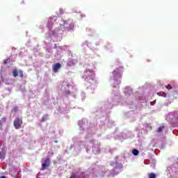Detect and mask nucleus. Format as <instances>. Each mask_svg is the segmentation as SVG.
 Here are the masks:
<instances>
[{
	"label": "nucleus",
	"mask_w": 178,
	"mask_h": 178,
	"mask_svg": "<svg viewBox=\"0 0 178 178\" xmlns=\"http://www.w3.org/2000/svg\"><path fill=\"white\" fill-rule=\"evenodd\" d=\"M169 116H174V114H173L172 113H170L169 114Z\"/></svg>",
	"instance_id": "nucleus-19"
},
{
	"label": "nucleus",
	"mask_w": 178,
	"mask_h": 178,
	"mask_svg": "<svg viewBox=\"0 0 178 178\" xmlns=\"http://www.w3.org/2000/svg\"><path fill=\"white\" fill-rule=\"evenodd\" d=\"M14 127L17 130H19L23 124V120L19 117H17L13 122Z\"/></svg>",
	"instance_id": "nucleus-3"
},
{
	"label": "nucleus",
	"mask_w": 178,
	"mask_h": 178,
	"mask_svg": "<svg viewBox=\"0 0 178 178\" xmlns=\"http://www.w3.org/2000/svg\"><path fill=\"white\" fill-rule=\"evenodd\" d=\"M165 88H167V90H172V88H173L172 87V86L168 85V86H165Z\"/></svg>",
	"instance_id": "nucleus-16"
},
{
	"label": "nucleus",
	"mask_w": 178,
	"mask_h": 178,
	"mask_svg": "<svg viewBox=\"0 0 178 178\" xmlns=\"http://www.w3.org/2000/svg\"><path fill=\"white\" fill-rule=\"evenodd\" d=\"M95 76V73L92 70H87L85 72L83 77H85L89 83H91V81H94Z\"/></svg>",
	"instance_id": "nucleus-1"
},
{
	"label": "nucleus",
	"mask_w": 178,
	"mask_h": 178,
	"mask_svg": "<svg viewBox=\"0 0 178 178\" xmlns=\"http://www.w3.org/2000/svg\"><path fill=\"white\" fill-rule=\"evenodd\" d=\"M5 159V154L0 152V159Z\"/></svg>",
	"instance_id": "nucleus-15"
},
{
	"label": "nucleus",
	"mask_w": 178,
	"mask_h": 178,
	"mask_svg": "<svg viewBox=\"0 0 178 178\" xmlns=\"http://www.w3.org/2000/svg\"><path fill=\"white\" fill-rule=\"evenodd\" d=\"M55 143H58V141H57V140H55Z\"/></svg>",
	"instance_id": "nucleus-24"
},
{
	"label": "nucleus",
	"mask_w": 178,
	"mask_h": 178,
	"mask_svg": "<svg viewBox=\"0 0 178 178\" xmlns=\"http://www.w3.org/2000/svg\"><path fill=\"white\" fill-rule=\"evenodd\" d=\"M47 120H48V115H44L41 119V122H47Z\"/></svg>",
	"instance_id": "nucleus-10"
},
{
	"label": "nucleus",
	"mask_w": 178,
	"mask_h": 178,
	"mask_svg": "<svg viewBox=\"0 0 178 178\" xmlns=\"http://www.w3.org/2000/svg\"><path fill=\"white\" fill-rule=\"evenodd\" d=\"M157 95H159V97H163L164 98H166V97H168L165 92H159L157 93Z\"/></svg>",
	"instance_id": "nucleus-7"
},
{
	"label": "nucleus",
	"mask_w": 178,
	"mask_h": 178,
	"mask_svg": "<svg viewBox=\"0 0 178 178\" xmlns=\"http://www.w3.org/2000/svg\"><path fill=\"white\" fill-rule=\"evenodd\" d=\"M0 122L6 123V118L3 117L0 120Z\"/></svg>",
	"instance_id": "nucleus-13"
},
{
	"label": "nucleus",
	"mask_w": 178,
	"mask_h": 178,
	"mask_svg": "<svg viewBox=\"0 0 178 178\" xmlns=\"http://www.w3.org/2000/svg\"><path fill=\"white\" fill-rule=\"evenodd\" d=\"M0 178H6L5 176H1Z\"/></svg>",
	"instance_id": "nucleus-22"
},
{
	"label": "nucleus",
	"mask_w": 178,
	"mask_h": 178,
	"mask_svg": "<svg viewBox=\"0 0 178 178\" xmlns=\"http://www.w3.org/2000/svg\"><path fill=\"white\" fill-rule=\"evenodd\" d=\"M149 178H156V175H155L154 172H152L149 175Z\"/></svg>",
	"instance_id": "nucleus-11"
},
{
	"label": "nucleus",
	"mask_w": 178,
	"mask_h": 178,
	"mask_svg": "<svg viewBox=\"0 0 178 178\" xmlns=\"http://www.w3.org/2000/svg\"><path fill=\"white\" fill-rule=\"evenodd\" d=\"M18 72H17V70H14L13 71V76H14V77H17V76L19 75L18 74Z\"/></svg>",
	"instance_id": "nucleus-8"
},
{
	"label": "nucleus",
	"mask_w": 178,
	"mask_h": 178,
	"mask_svg": "<svg viewBox=\"0 0 178 178\" xmlns=\"http://www.w3.org/2000/svg\"><path fill=\"white\" fill-rule=\"evenodd\" d=\"M70 178H73V177H70Z\"/></svg>",
	"instance_id": "nucleus-25"
},
{
	"label": "nucleus",
	"mask_w": 178,
	"mask_h": 178,
	"mask_svg": "<svg viewBox=\"0 0 178 178\" xmlns=\"http://www.w3.org/2000/svg\"><path fill=\"white\" fill-rule=\"evenodd\" d=\"M17 111H19V108L17 106L13 108V112H17Z\"/></svg>",
	"instance_id": "nucleus-18"
},
{
	"label": "nucleus",
	"mask_w": 178,
	"mask_h": 178,
	"mask_svg": "<svg viewBox=\"0 0 178 178\" xmlns=\"http://www.w3.org/2000/svg\"><path fill=\"white\" fill-rule=\"evenodd\" d=\"M163 130H165V125L163 124L157 129L156 132L162 133V131H163Z\"/></svg>",
	"instance_id": "nucleus-6"
},
{
	"label": "nucleus",
	"mask_w": 178,
	"mask_h": 178,
	"mask_svg": "<svg viewBox=\"0 0 178 178\" xmlns=\"http://www.w3.org/2000/svg\"><path fill=\"white\" fill-rule=\"evenodd\" d=\"M51 165V160L49 158H47L44 162L42 163V170H45Z\"/></svg>",
	"instance_id": "nucleus-4"
},
{
	"label": "nucleus",
	"mask_w": 178,
	"mask_h": 178,
	"mask_svg": "<svg viewBox=\"0 0 178 178\" xmlns=\"http://www.w3.org/2000/svg\"><path fill=\"white\" fill-rule=\"evenodd\" d=\"M9 62H10V58L4 59L3 64L4 65H8V63H9Z\"/></svg>",
	"instance_id": "nucleus-12"
},
{
	"label": "nucleus",
	"mask_w": 178,
	"mask_h": 178,
	"mask_svg": "<svg viewBox=\"0 0 178 178\" xmlns=\"http://www.w3.org/2000/svg\"><path fill=\"white\" fill-rule=\"evenodd\" d=\"M0 127H2V122H0Z\"/></svg>",
	"instance_id": "nucleus-20"
},
{
	"label": "nucleus",
	"mask_w": 178,
	"mask_h": 178,
	"mask_svg": "<svg viewBox=\"0 0 178 178\" xmlns=\"http://www.w3.org/2000/svg\"><path fill=\"white\" fill-rule=\"evenodd\" d=\"M60 27L63 31H64L65 29H67L68 30H73L74 28V24L72 22L69 24L67 22L62 21V23L60 24Z\"/></svg>",
	"instance_id": "nucleus-2"
},
{
	"label": "nucleus",
	"mask_w": 178,
	"mask_h": 178,
	"mask_svg": "<svg viewBox=\"0 0 178 178\" xmlns=\"http://www.w3.org/2000/svg\"><path fill=\"white\" fill-rule=\"evenodd\" d=\"M12 170H13V169H11V170L10 172V175H12Z\"/></svg>",
	"instance_id": "nucleus-21"
},
{
	"label": "nucleus",
	"mask_w": 178,
	"mask_h": 178,
	"mask_svg": "<svg viewBox=\"0 0 178 178\" xmlns=\"http://www.w3.org/2000/svg\"><path fill=\"white\" fill-rule=\"evenodd\" d=\"M49 22H52V19H49Z\"/></svg>",
	"instance_id": "nucleus-23"
},
{
	"label": "nucleus",
	"mask_w": 178,
	"mask_h": 178,
	"mask_svg": "<svg viewBox=\"0 0 178 178\" xmlns=\"http://www.w3.org/2000/svg\"><path fill=\"white\" fill-rule=\"evenodd\" d=\"M119 74V69H116L115 70H114L113 72V74L116 75Z\"/></svg>",
	"instance_id": "nucleus-17"
},
{
	"label": "nucleus",
	"mask_w": 178,
	"mask_h": 178,
	"mask_svg": "<svg viewBox=\"0 0 178 178\" xmlns=\"http://www.w3.org/2000/svg\"><path fill=\"white\" fill-rule=\"evenodd\" d=\"M19 77L23 78L24 74H23V71L19 70Z\"/></svg>",
	"instance_id": "nucleus-14"
},
{
	"label": "nucleus",
	"mask_w": 178,
	"mask_h": 178,
	"mask_svg": "<svg viewBox=\"0 0 178 178\" xmlns=\"http://www.w3.org/2000/svg\"><path fill=\"white\" fill-rule=\"evenodd\" d=\"M60 67H61L60 63H56L53 66V72H54V73H58V72H59V69H60Z\"/></svg>",
	"instance_id": "nucleus-5"
},
{
	"label": "nucleus",
	"mask_w": 178,
	"mask_h": 178,
	"mask_svg": "<svg viewBox=\"0 0 178 178\" xmlns=\"http://www.w3.org/2000/svg\"><path fill=\"white\" fill-rule=\"evenodd\" d=\"M132 154L133 155H135L136 156V155H138L139 152L138 150H137V149H134L132 150Z\"/></svg>",
	"instance_id": "nucleus-9"
}]
</instances>
